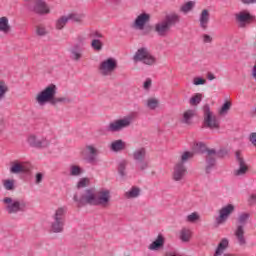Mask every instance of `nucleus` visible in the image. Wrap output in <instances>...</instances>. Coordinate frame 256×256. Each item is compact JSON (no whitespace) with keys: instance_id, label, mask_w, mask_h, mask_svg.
Wrapping results in <instances>:
<instances>
[{"instance_id":"f257e3e1","label":"nucleus","mask_w":256,"mask_h":256,"mask_svg":"<svg viewBox=\"0 0 256 256\" xmlns=\"http://www.w3.org/2000/svg\"><path fill=\"white\" fill-rule=\"evenodd\" d=\"M73 201L77 203V207H85V205H93L95 207H109L111 201V192L109 190H102L98 193L95 189L89 188L84 190V193L80 196L75 194Z\"/></svg>"},{"instance_id":"f03ea898","label":"nucleus","mask_w":256,"mask_h":256,"mask_svg":"<svg viewBox=\"0 0 256 256\" xmlns=\"http://www.w3.org/2000/svg\"><path fill=\"white\" fill-rule=\"evenodd\" d=\"M57 95V86L55 84L48 85L44 90L36 96V101L39 105H45L50 103V105H58V103H71V99L68 97H55Z\"/></svg>"},{"instance_id":"7ed1b4c3","label":"nucleus","mask_w":256,"mask_h":256,"mask_svg":"<svg viewBox=\"0 0 256 256\" xmlns=\"http://www.w3.org/2000/svg\"><path fill=\"white\" fill-rule=\"evenodd\" d=\"M67 209L65 207L58 208L52 216L50 231L52 233H63L65 229V214Z\"/></svg>"},{"instance_id":"20e7f679","label":"nucleus","mask_w":256,"mask_h":256,"mask_svg":"<svg viewBox=\"0 0 256 256\" xmlns=\"http://www.w3.org/2000/svg\"><path fill=\"white\" fill-rule=\"evenodd\" d=\"M195 154L193 152L186 151L181 155L180 162H178L174 168L173 178L174 181H181L183 177H185V173H187V168L185 167V163L189 161V159H193Z\"/></svg>"},{"instance_id":"39448f33","label":"nucleus","mask_w":256,"mask_h":256,"mask_svg":"<svg viewBox=\"0 0 256 256\" xmlns=\"http://www.w3.org/2000/svg\"><path fill=\"white\" fill-rule=\"evenodd\" d=\"M3 203H5V210L9 215H15L17 213H24L27 203L21 200H14L11 197H5L3 199Z\"/></svg>"},{"instance_id":"423d86ee","label":"nucleus","mask_w":256,"mask_h":256,"mask_svg":"<svg viewBox=\"0 0 256 256\" xmlns=\"http://www.w3.org/2000/svg\"><path fill=\"white\" fill-rule=\"evenodd\" d=\"M151 21V15L147 13H141L136 17L132 24L133 29H137L138 31H143V35H149L151 31H153V26L147 25Z\"/></svg>"},{"instance_id":"0eeeda50","label":"nucleus","mask_w":256,"mask_h":256,"mask_svg":"<svg viewBox=\"0 0 256 256\" xmlns=\"http://www.w3.org/2000/svg\"><path fill=\"white\" fill-rule=\"evenodd\" d=\"M249 213H242L237 218V227L235 231V237L238 239L239 245H245L247 241L245 240V226L247 221H249Z\"/></svg>"},{"instance_id":"6e6552de","label":"nucleus","mask_w":256,"mask_h":256,"mask_svg":"<svg viewBox=\"0 0 256 256\" xmlns=\"http://www.w3.org/2000/svg\"><path fill=\"white\" fill-rule=\"evenodd\" d=\"M133 61L134 63L142 62L144 65H155L157 59L151 55L147 48H139L133 56Z\"/></svg>"},{"instance_id":"1a4fd4ad","label":"nucleus","mask_w":256,"mask_h":256,"mask_svg":"<svg viewBox=\"0 0 256 256\" xmlns=\"http://www.w3.org/2000/svg\"><path fill=\"white\" fill-rule=\"evenodd\" d=\"M203 117H204V127L208 129H219L220 122L217 119V116H215L212 111L211 107H209V104L204 105L203 107Z\"/></svg>"},{"instance_id":"9d476101","label":"nucleus","mask_w":256,"mask_h":256,"mask_svg":"<svg viewBox=\"0 0 256 256\" xmlns=\"http://www.w3.org/2000/svg\"><path fill=\"white\" fill-rule=\"evenodd\" d=\"M137 117V113H132L128 117L120 120H116L108 125L106 131L110 133H117V131H121V129H125V127H129L133 119Z\"/></svg>"},{"instance_id":"9b49d317","label":"nucleus","mask_w":256,"mask_h":256,"mask_svg":"<svg viewBox=\"0 0 256 256\" xmlns=\"http://www.w3.org/2000/svg\"><path fill=\"white\" fill-rule=\"evenodd\" d=\"M235 212V206L233 204H227L219 210V215L216 217V225H225L228 219Z\"/></svg>"},{"instance_id":"f8f14e48","label":"nucleus","mask_w":256,"mask_h":256,"mask_svg":"<svg viewBox=\"0 0 256 256\" xmlns=\"http://www.w3.org/2000/svg\"><path fill=\"white\" fill-rule=\"evenodd\" d=\"M28 8L33 13H36V15H47L50 13L47 4L41 0H29Z\"/></svg>"},{"instance_id":"ddd939ff","label":"nucleus","mask_w":256,"mask_h":256,"mask_svg":"<svg viewBox=\"0 0 256 256\" xmlns=\"http://www.w3.org/2000/svg\"><path fill=\"white\" fill-rule=\"evenodd\" d=\"M132 157L138 163L140 171H145L149 167V162L145 160L147 157V150L145 148L136 149Z\"/></svg>"},{"instance_id":"4468645a","label":"nucleus","mask_w":256,"mask_h":256,"mask_svg":"<svg viewBox=\"0 0 256 256\" xmlns=\"http://www.w3.org/2000/svg\"><path fill=\"white\" fill-rule=\"evenodd\" d=\"M10 173L19 175L21 173H31V164L27 162H19L18 160L11 162Z\"/></svg>"},{"instance_id":"2eb2a0df","label":"nucleus","mask_w":256,"mask_h":256,"mask_svg":"<svg viewBox=\"0 0 256 256\" xmlns=\"http://www.w3.org/2000/svg\"><path fill=\"white\" fill-rule=\"evenodd\" d=\"M30 147H34L35 149H45L47 148L51 142L47 140L45 137H37L36 135H30L27 139Z\"/></svg>"},{"instance_id":"dca6fc26","label":"nucleus","mask_w":256,"mask_h":256,"mask_svg":"<svg viewBox=\"0 0 256 256\" xmlns=\"http://www.w3.org/2000/svg\"><path fill=\"white\" fill-rule=\"evenodd\" d=\"M116 69H117V60L113 58H108L104 60L99 67L101 74L104 75L105 77L107 75H111V73H113V71H115Z\"/></svg>"},{"instance_id":"f3484780","label":"nucleus","mask_w":256,"mask_h":256,"mask_svg":"<svg viewBox=\"0 0 256 256\" xmlns=\"http://www.w3.org/2000/svg\"><path fill=\"white\" fill-rule=\"evenodd\" d=\"M236 22L241 29H245L247 25L251 24L253 17L249 12L242 11L235 15Z\"/></svg>"},{"instance_id":"a211bd4d","label":"nucleus","mask_w":256,"mask_h":256,"mask_svg":"<svg viewBox=\"0 0 256 256\" xmlns=\"http://www.w3.org/2000/svg\"><path fill=\"white\" fill-rule=\"evenodd\" d=\"M236 161L239 165V169L234 171V175L236 177H241V175H245L247 171H249V166H247L245 159L241 156V151H236Z\"/></svg>"},{"instance_id":"6ab92c4d","label":"nucleus","mask_w":256,"mask_h":256,"mask_svg":"<svg viewBox=\"0 0 256 256\" xmlns=\"http://www.w3.org/2000/svg\"><path fill=\"white\" fill-rule=\"evenodd\" d=\"M215 157H217V150L212 148L211 150L208 151V154H206L205 171L207 174H209V173H211V171H213V167H215V165L217 163V159Z\"/></svg>"},{"instance_id":"aec40b11","label":"nucleus","mask_w":256,"mask_h":256,"mask_svg":"<svg viewBox=\"0 0 256 256\" xmlns=\"http://www.w3.org/2000/svg\"><path fill=\"white\" fill-rule=\"evenodd\" d=\"M83 51H85L83 46L80 44H75L70 48V59H72V61H81L83 57Z\"/></svg>"},{"instance_id":"412c9836","label":"nucleus","mask_w":256,"mask_h":256,"mask_svg":"<svg viewBox=\"0 0 256 256\" xmlns=\"http://www.w3.org/2000/svg\"><path fill=\"white\" fill-rule=\"evenodd\" d=\"M154 31L159 35V37H165V35L171 31V28L166 24L165 20H162L155 24Z\"/></svg>"},{"instance_id":"4be33fe9","label":"nucleus","mask_w":256,"mask_h":256,"mask_svg":"<svg viewBox=\"0 0 256 256\" xmlns=\"http://www.w3.org/2000/svg\"><path fill=\"white\" fill-rule=\"evenodd\" d=\"M164 21L166 22L168 27L171 29V27H175V25H179V23H181V15L175 12H172L165 16Z\"/></svg>"},{"instance_id":"5701e85b","label":"nucleus","mask_w":256,"mask_h":256,"mask_svg":"<svg viewBox=\"0 0 256 256\" xmlns=\"http://www.w3.org/2000/svg\"><path fill=\"white\" fill-rule=\"evenodd\" d=\"M86 151L89 154L86 160L88 163L93 165L97 161V155H99V150L93 145H86Z\"/></svg>"},{"instance_id":"b1692460","label":"nucleus","mask_w":256,"mask_h":256,"mask_svg":"<svg viewBox=\"0 0 256 256\" xmlns=\"http://www.w3.org/2000/svg\"><path fill=\"white\" fill-rule=\"evenodd\" d=\"M209 19H211V14L209 13V10L204 9L202 10L199 18V23L201 29H204V31L207 29L209 25Z\"/></svg>"},{"instance_id":"393cba45","label":"nucleus","mask_w":256,"mask_h":256,"mask_svg":"<svg viewBox=\"0 0 256 256\" xmlns=\"http://www.w3.org/2000/svg\"><path fill=\"white\" fill-rule=\"evenodd\" d=\"M163 245H165V238L159 234L157 239L149 245V249L150 251H159Z\"/></svg>"},{"instance_id":"a878e982","label":"nucleus","mask_w":256,"mask_h":256,"mask_svg":"<svg viewBox=\"0 0 256 256\" xmlns=\"http://www.w3.org/2000/svg\"><path fill=\"white\" fill-rule=\"evenodd\" d=\"M228 247H229V240L227 238L222 239L218 244L213 256H223V254L225 253V250Z\"/></svg>"},{"instance_id":"bb28decb","label":"nucleus","mask_w":256,"mask_h":256,"mask_svg":"<svg viewBox=\"0 0 256 256\" xmlns=\"http://www.w3.org/2000/svg\"><path fill=\"white\" fill-rule=\"evenodd\" d=\"M195 115H197V112L193 109H188L183 113V117H182V122L185 125H191L193 117H195Z\"/></svg>"},{"instance_id":"cd10ccee","label":"nucleus","mask_w":256,"mask_h":256,"mask_svg":"<svg viewBox=\"0 0 256 256\" xmlns=\"http://www.w3.org/2000/svg\"><path fill=\"white\" fill-rule=\"evenodd\" d=\"M68 21H73V23H83V19H85V14L72 12L66 16Z\"/></svg>"},{"instance_id":"c85d7f7f","label":"nucleus","mask_w":256,"mask_h":256,"mask_svg":"<svg viewBox=\"0 0 256 256\" xmlns=\"http://www.w3.org/2000/svg\"><path fill=\"white\" fill-rule=\"evenodd\" d=\"M0 31L1 33H5V34L11 32V26L9 25V18L5 16L0 18Z\"/></svg>"},{"instance_id":"c756f323","label":"nucleus","mask_w":256,"mask_h":256,"mask_svg":"<svg viewBox=\"0 0 256 256\" xmlns=\"http://www.w3.org/2000/svg\"><path fill=\"white\" fill-rule=\"evenodd\" d=\"M110 149L115 153L123 151V149H125V142H123V140H116L111 143Z\"/></svg>"},{"instance_id":"7c9ffc66","label":"nucleus","mask_w":256,"mask_h":256,"mask_svg":"<svg viewBox=\"0 0 256 256\" xmlns=\"http://www.w3.org/2000/svg\"><path fill=\"white\" fill-rule=\"evenodd\" d=\"M141 195V189L133 186L128 192L125 193L126 199H136Z\"/></svg>"},{"instance_id":"2f4dec72","label":"nucleus","mask_w":256,"mask_h":256,"mask_svg":"<svg viewBox=\"0 0 256 256\" xmlns=\"http://www.w3.org/2000/svg\"><path fill=\"white\" fill-rule=\"evenodd\" d=\"M180 240L182 243H189L191 241V230L183 228L180 231Z\"/></svg>"},{"instance_id":"473e14b6","label":"nucleus","mask_w":256,"mask_h":256,"mask_svg":"<svg viewBox=\"0 0 256 256\" xmlns=\"http://www.w3.org/2000/svg\"><path fill=\"white\" fill-rule=\"evenodd\" d=\"M69 23V18L67 16H62L56 21V29L58 31H61V29H64L65 25Z\"/></svg>"},{"instance_id":"72a5a7b5","label":"nucleus","mask_w":256,"mask_h":256,"mask_svg":"<svg viewBox=\"0 0 256 256\" xmlns=\"http://www.w3.org/2000/svg\"><path fill=\"white\" fill-rule=\"evenodd\" d=\"M82 174H83V169L79 165L70 166L71 177H79V175H82Z\"/></svg>"},{"instance_id":"f704fd0d","label":"nucleus","mask_w":256,"mask_h":256,"mask_svg":"<svg viewBox=\"0 0 256 256\" xmlns=\"http://www.w3.org/2000/svg\"><path fill=\"white\" fill-rule=\"evenodd\" d=\"M91 48L94 51H96L97 53H99V51H103V43H102V41L99 40V39H92Z\"/></svg>"},{"instance_id":"c9c22d12","label":"nucleus","mask_w":256,"mask_h":256,"mask_svg":"<svg viewBox=\"0 0 256 256\" xmlns=\"http://www.w3.org/2000/svg\"><path fill=\"white\" fill-rule=\"evenodd\" d=\"M3 187L6 191H15V180L6 179L3 181Z\"/></svg>"},{"instance_id":"e433bc0d","label":"nucleus","mask_w":256,"mask_h":256,"mask_svg":"<svg viewBox=\"0 0 256 256\" xmlns=\"http://www.w3.org/2000/svg\"><path fill=\"white\" fill-rule=\"evenodd\" d=\"M195 150L198 153H207V155H209V151H211L203 142L196 143Z\"/></svg>"},{"instance_id":"4c0bfd02","label":"nucleus","mask_w":256,"mask_h":256,"mask_svg":"<svg viewBox=\"0 0 256 256\" xmlns=\"http://www.w3.org/2000/svg\"><path fill=\"white\" fill-rule=\"evenodd\" d=\"M194 7H195V2L189 1L181 6L180 11L182 13H189V11H192Z\"/></svg>"},{"instance_id":"58836bf2","label":"nucleus","mask_w":256,"mask_h":256,"mask_svg":"<svg viewBox=\"0 0 256 256\" xmlns=\"http://www.w3.org/2000/svg\"><path fill=\"white\" fill-rule=\"evenodd\" d=\"M9 91V87L7 86V84L5 83V81H0V101L2 99H5V95L7 94V92Z\"/></svg>"},{"instance_id":"ea45409f","label":"nucleus","mask_w":256,"mask_h":256,"mask_svg":"<svg viewBox=\"0 0 256 256\" xmlns=\"http://www.w3.org/2000/svg\"><path fill=\"white\" fill-rule=\"evenodd\" d=\"M202 99H203V95H201L200 93H197V94H195L194 96H192L190 98L189 103L192 106H197V105H199L201 103Z\"/></svg>"},{"instance_id":"a19ab883","label":"nucleus","mask_w":256,"mask_h":256,"mask_svg":"<svg viewBox=\"0 0 256 256\" xmlns=\"http://www.w3.org/2000/svg\"><path fill=\"white\" fill-rule=\"evenodd\" d=\"M126 169H127V160L120 161L118 165L119 175H121L122 177H125V175H127V173L125 172Z\"/></svg>"},{"instance_id":"79ce46f5","label":"nucleus","mask_w":256,"mask_h":256,"mask_svg":"<svg viewBox=\"0 0 256 256\" xmlns=\"http://www.w3.org/2000/svg\"><path fill=\"white\" fill-rule=\"evenodd\" d=\"M231 109V102L226 101L219 110V115H227Z\"/></svg>"},{"instance_id":"37998d69","label":"nucleus","mask_w":256,"mask_h":256,"mask_svg":"<svg viewBox=\"0 0 256 256\" xmlns=\"http://www.w3.org/2000/svg\"><path fill=\"white\" fill-rule=\"evenodd\" d=\"M36 35H39V37H45V35H47V29L45 28V26H36Z\"/></svg>"},{"instance_id":"c03bdc74","label":"nucleus","mask_w":256,"mask_h":256,"mask_svg":"<svg viewBox=\"0 0 256 256\" xmlns=\"http://www.w3.org/2000/svg\"><path fill=\"white\" fill-rule=\"evenodd\" d=\"M158 105H159V101H157V99L155 98H150L147 101V107L149 109H157Z\"/></svg>"},{"instance_id":"a18cd8bd","label":"nucleus","mask_w":256,"mask_h":256,"mask_svg":"<svg viewBox=\"0 0 256 256\" xmlns=\"http://www.w3.org/2000/svg\"><path fill=\"white\" fill-rule=\"evenodd\" d=\"M89 183H90L89 178H82L77 183V189H83L85 187H88Z\"/></svg>"},{"instance_id":"49530a36","label":"nucleus","mask_w":256,"mask_h":256,"mask_svg":"<svg viewBox=\"0 0 256 256\" xmlns=\"http://www.w3.org/2000/svg\"><path fill=\"white\" fill-rule=\"evenodd\" d=\"M187 221L189 223H195V221H199V214H197V212H193L187 216Z\"/></svg>"},{"instance_id":"de8ad7c7","label":"nucleus","mask_w":256,"mask_h":256,"mask_svg":"<svg viewBox=\"0 0 256 256\" xmlns=\"http://www.w3.org/2000/svg\"><path fill=\"white\" fill-rule=\"evenodd\" d=\"M90 39H103V34H101L99 31H92L89 34Z\"/></svg>"},{"instance_id":"09e8293b","label":"nucleus","mask_w":256,"mask_h":256,"mask_svg":"<svg viewBox=\"0 0 256 256\" xmlns=\"http://www.w3.org/2000/svg\"><path fill=\"white\" fill-rule=\"evenodd\" d=\"M193 83H194V85H205V83H207V80H205L201 77H196V78H194Z\"/></svg>"},{"instance_id":"8fccbe9b","label":"nucleus","mask_w":256,"mask_h":256,"mask_svg":"<svg viewBox=\"0 0 256 256\" xmlns=\"http://www.w3.org/2000/svg\"><path fill=\"white\" fill-rule=\"evenodd\" d=\"M151 85H152L151 78H148L144 82L143 88L146 89V90H149V89H151Z\"/></svg>"},{"instance_id":"3c124183","label":"nucleus","mask_w":256,"mask_h":256,"mask_svg":"<svg viewBox=\"0 0 256 256\" xmlns=\"http://www.w3.org/2000/svg\"><path fill=\"white\" fill-rule=\"evenodd\" d=\"M249 141L256 147V132H252L249 137Z\"/></svg>"},{"instance_id":"603ef678","label":"nucleus","mask_w":256,"mask_h":256,"mask_svg":"<svg viewBox=\"0 0 256 256\" xmlns=\"http://www.w3.org/2000/svg\"><path fill=\"white\" fill-rule=\"evenodd\" d=\"M213 38L209 34H204L203 35V42L204 43H212Z\"/></svg>"},{"instance_id":"864d4df0","label":"nucleus","mask_w":256,"mask_h":256,"mask_svg":"<svg viewBox=\"0 0 256 256\" xmlns=\"http://www.w3.org/2000/svg\"><path fill=\"white\" fill-rule=\"evenodd\" d=\"M43 181V174L42 173H37L36 174V184L39 185Z\"/></svg>"},{"instance_id":"5fc2aeb1","label":"nucleus","mask_w":256,"mask_h":256,"mask_svg":"<svg viewBox=\"0 0 256 256\" xmlns=\"http://www.w3.org/2000/svg\"><path fill=\"white\" fill-rule=\"evenodd\" d=\"M248 202L250 203V205H253L256 203V195L255 194H252L249 199H248Z\"/></svg>"},{"instance_id":"6e6d98bb","label":"nucleus","mask_w":256,"mask_h":256,"mask_svg":"<svg viewBox=\"0 0 256 256\" xmlns=\"http://www.w3.org/2000/svg\"><path fill=\"white\" fill-rule=\"evenodd\" d=\"M226 154H227V151L225 150H220L218 153L216 152V155H218V157H225Z\"/></svg>"},{"instance_id":"4d7b16f0","label":"nucleus","mask_w":256,"mask_h":256,"mask_svg":"<svg viewBox=\"0 0 256 256\" xmlns=\"http://www.w3.org/2000/svg\"><path fill=\"white\" fill-rule=\"evenodd\" d=\"M241 1L246 5H251V3H256V0H241Z\"/></svg>"},{"instance_id":"13d9d810","label":"nucleus","mask_w":256,"mask_h":256,"mask_svg":"<svg viewBox=\"0 0 256 256\" xmlns=\"http://www.w3.org/2000/svg\"><path fill=\"white\" fill-rule=\"evenodd\" d=\"M207 79H208L209 81H213V79H215V75H214L213 73L209 72V73L207 74Z\"/></svg>"},{"instance_id":"bf43d9fd","label":"nucleus","mask_w":256,"mask_h":256,"mask_svg":"<svg viewBox=\"0 0 256 256\" xmlns=\"http://www.w3.org/2000/svg\"><path fill=\"white\" fill-rule=\"evenodd\" d=\"M252 77L254 79H256V62H255V65L253 66V69H252Z\"/></svg>"},{"instance_id":"052dcab7","label":"nucleus","mask_w":256,"mask_h":256,"mask_svg":"<svg viewBox=\"0 0 256 256\" xmlns=\"http://www.w3.org/2000/svg\"><path fill=\"white\" fill-rule=\"evenodd\" d=\"M113 1L114 3H121V0H110Z\"/></svg>"},{"instance_id":"680f3d73","label":"nucleus","mask_w":256,"mask_h":256,"mask_svg":"<svg viewBox=\"0 0 256 256\" xmlns=\"http://www.w3.org/2000/svg\"><path fill=\"white\" fill-rule=\"evenodd\" d=\"M224 256H237L235 254H225Z\"/></svg>"},{"instance_id":"e2e57ef3","label":"nucleus","mask_w":256,"mask_h":256,"mask_svg":"<svg viewBox=\"0 0 256 256\" xmlns=\"http://www.w3.org/2000/svg\"><path fill=\"white\" fill-rule=\"evenodd\" d=\"M0 133H1V129H0Z\"/></svg>"}]
</instances>
